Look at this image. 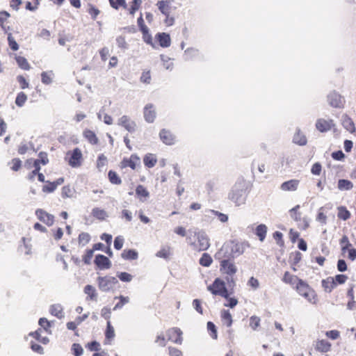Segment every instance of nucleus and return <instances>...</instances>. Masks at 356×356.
Instances as JSON below:
<instances>
[{
  "label": "nucleus",
  "instance_id": "f257e3e1",
  "mask_svg": "<svg viewBox=\"0 0 356 356\" xmlns=\"http://www.w3.org/2000/svg\"><path fill=\"white\" fill-rule=\"evenodd\" d=\"M247 188L248 186L245 180H238L229 193V200L236 206L245 204L247 197Z\"/></svg>",
  "mask_w": 356,
  "mask_h": 356
},
{
  "label": "nucleus",
  "instance_id": "f03ea898",
  "mask_svg": "<svg viewBox=\"0 0 356 356\" xmlns=\"http://www.w3.org/2000/svg\"><path fill=\"white\" fill-rule=\"evenodd\" d=\"M296 288L299 295L304 297L309 303L316 304L317 302L316 292L305 282L300 280Z\"/></svg>",
  "mask_w": 356,
  "mask_h": 356
},
{
  "label": "nucleus",
  "instance_id": "7ed1b4c3",
  "mask_svg": "<svg viewBox=\"0 0 356 356\" xmlns=\"http://www.w3.org/2000/svg\"><path fill=\"white\" fill-rule=\"evenodd\" d=\"M197 237V244L191 241L190 245L193 247L194 249L199 251H203L207 250L210 246L209 238L207 234L203 231H199L195 233Z\"/></svg>",
  "mask_w": 356,
  "mask_h": 356
},
{
  "label": "nucleus",
  "instance_id": "20e7f679",
  "mask_svg": "<svg viewBox=\"0 0 356 356\" xmlns=\"http://www.w3.org/2000/svg\"><path fill=\"white\" fill-rule=\"evenodd\" d=\"M231 253H232V259L243 254L245 250L249 247L247 241H241L238 240H232L229 241Z\"/></svg>",
  "mask_w": 356,
  "mask_h": 356
},
{
  "label": "nucleus",
  "instance_id": "39448f33",
  "mask_svg": "<svg viewBox=\"0 0 356 356\" xmlns=\"http://www.w3.org/2000/svg\"><path fill=\"white\" fill-rule=\"evenodd\" d=\"M207 289L214 295H218L227 298L228 291L225 287V283L219 278L216 279L213 283L209 285Z\"/></svg>",
  "mask_w": 356,
  "mask_h": 356
},
{
  "label": "nucleus",
  "instance_id": "423d86ee",
  "mask_svg": "<svg viewBox=\"0 0 356 356\" xmlns=\"http://www.w3.org/2000/svg\"><path fill=\"white\" fill-rule=\"evenodd\" d=\"M99 289L103 292H108L113 289L118 280L114 277H99L97 278Z\"/></svg>",
  "mask_w": 356,
  "mask_h": 356
},
{
  "label": "nucleus",
  "instance_id": "0eeeda50",
  "mask_svg": "<svg viewBox=\"0 0 356 356\" xmlns=\"http://www.w3.org/2000/svg\"><path fill=\"white\" fill-rule=\"evenodd\" d=\"M68 164L72 168H79L81 165L83 155L81 151L78 147L74 149L72 152L67 154Z\"/></svg>",
  "mask_w": 356,
  "mask_h": 356
},
{
  "label": "nucleus",
  "instance_id": "6e6552de",
  "mask_svg": "<svg viewBox=\"0 0 356 356\" xmlns=\"http://www.w3.org/2000/svg\"><path fill=\"white\" fill-rule=\"evenodd\" d=\"M237 267L233 259H223L220 261V271L229 277H232L237 272Z\"/></svg>",
  "mask_w": 356,
  "mask_h": 356
},
{
  "label": "nucleus",
  "instance_id": "1a4fd4ad",
  "mask_svg": "<svg viewBox=\"0 0 356 356\" xmlns=\"http://www.w3.org/2000/svg\"><path fill=\"white\" fill-rule=\"evenodd\" d=\"M215 259L220 261H223V259H232V253H231L229 241L225 243L216 253Z\"/></svg>",
  "mask_w": 356,
  "mask_h": 356
},
{
  "label": "nucleus",
  "instance_id": "9d476101",
  "mask_svg": "<svg viewBox=\"0 0 356 356\" xmlns=\"http://www.w3.org/2000/svg\"><path fill=\"white\" fill-rule=\"evenodd\" d=\"M169 341H172L176 344L181 345L183 342L182 331L178 327H172L169 329L167 332Z\"/></svg>",
  "mask_w": 356,
  "mask_h": 356
},
{
  "label": "nucleus",
  "instance_id": "9b49d317",
  "mask_svg": "<svg viewBox=\"0 0 356 356\" xmlns=\"http://www.w3.org/2000/svg\"><path fill=\"white\" fill-rule=\"evenodd\" d=\"M143 115L145 120L148 123L154 122L156 118V107L152 104H147L143 109Z\"/></svg>",
  "mask_w": 356,
  "mask_h": 356
},
{
  "label": "nucleus",
  "instance_id": "f8f14e48",
  "mask_svg": "<svg viewBox=\"0 0 356 356\" xmlns=\"http://www.w3.org/2000/svg\"><path fill=\"white\" fill-rule=\"evenodd\" d=\"M118 124L123 127L129 132H134L136 129V124L127 115H122L118 119Z\"/></svg>",
  "mask_w": 356,
  "mask_h": 356
},
{
  "label": "nucleus",
  "instance_id": "ddd939ff",
  "mask_svg": "<svg viewBox=\"0 0 356 356\" xmlns=\"http://www.w3.org/2000/svg\"><path fill=\"white\" fill-rule=\"evenodd\" d=\"M315 126L318 131L323 133L330 131L334 126V123L331 119L319 118L316 120Z\"/></svg>",
  "mask_w": 356,
  "mask_h": 356
},
{
  "label": "nucleus",
  "instance_id": "4468645a",
  "mask_svg": "<svg viewBox=\"0 0 356 356\" xmlns=\"http://www.w3.org/2000/svg\"><path fill=\"white\" fill-rule=\"evenodd\" d=\"M35 214L38 219L47 225L51 226L53 225L54 221V217L53 215L47 213L42 209H37Z\"/></svg>",
  "mask_w": 356,
  "mask_h": 356
},
{
  "label": "nucleus",
  "instance_id": "2eb2a0df",
  "mask_svg": "<svg viewBox=\"0 0 356 356\" xmlns=\"http://www.w3.org/2000/svg\"><path fill=\"white\" fill-rule=\"evenodd\" d=\"M327 102L331 106L334 108H340L343 105L341 96L335 91L327 95Z\"/></svg>",
  "mask_w": 356,
  "mask_h": 356
},
{
  "label": "nucleus",
  "instance_id": "dca6fc26",
  "mask_svg": "<svg viewBox=\"0 0 356 356\" xmlns=\"http://www.w3.org/2000/svg\"><path fill=\"white\" fill-rule=\"evenodd\" d=\"M160 139L167 145H172L175 142V135L169 130L163 129L159 133Z\"/></svg>",
  "mask_w": 356,
  "mask_h": 356
},
{
  "label": "nucleus",
  "instance_id": "f3484780",
  "mask_svg": "<svg viewBox=\"0 0 356 356\" xmlns=\"http://www.w3.org/2000/svg\"><path fill=\"white\" fill-rule=\"evenodd\" d=\"M140 163V159L136 154H132L129 159H124L121 162L122 168L129 167L131 169H136L137 165Z\"/></svg>",
  "mask_w": 356,
  "mask_h": 356
},
{
  "label": "nucleus",
  "instance_id": "a211bd4d",
  "mask_svg": "<svg viewBox=\"0 0 356 356\" xmlns=\"http://www.w3.org/2000/svg\"><path fill=\"white\" fill-rule=\"evenodd\" d=\"M95 263L101 270L108 269L111 265L109 259L103 254H97L95 257Z\"/></svg>",
  "mask_w": 356,
  "mask_h": 356
},
{
  "label": "nucleus",
  "instance_id": "6ab92c4d",
  "mask_svg": "<svg viewBox=\"0 0 356 356\" xmlns=\"http://www.w3.org/2000/svg\"><path fill=\"white\" fill-rule=\"evenodd\" d=\"M299 185V181L297 179H291L285 181L281 184L280 188L284 191H295Z\"/></svg>",
  "mask_w": 356,
  "mask_h": 356
},
{
  "label": "nucleus",
  "instance_id": "aec40b11",
  "mask_svg": "<svg viewBox=\"0 0 356 356\" xmlns=\"http://www.w3.org/2000/svg\"><path fill=\"white\" fill-rule=\"evenodd\" d=\"M341 124L344 129H346L350 133H354L355 131V124L352 119L347 115H342Z\"/></svg>",
  "mask_w": 356,
  "mask_h": 356
},
{
  "label": "nucleus",
  "instance_id": "412c9836",
  "mask_svg": "<svg viewBox=\"0 0 356 356\" xmlns=\"http://www.w3.org/2000/svg\"><path fill=\"white\" fill-rule=\"evenodd\" d=\"M322 286L326 292L330 293L332 290L337 286L334 277H328L327 278L323 280Z\"/></svg>",
  "mask_w": 356,
  "mask_h": 356
},
{
  "label": "nucleus",
  "instance_id": "4be33fe9",
  "mask_svg": "<svg viewBox=\"0 0 356 356\" xmlns=\"http://www.w3.org/2000/svg\"><path fill=\"white\" fill-rule=\"evenodd\" d=\"M49 312L51 315L57 317L58 318H62L64 317L63 308L60 304H55L50 307Z\"/></svg>",
  "mask_w": 356,
  "mask_h": 356
},
{
  "label": "nucleus",
  "instance_id": "5701e85b",
  "mask_svg": "<svg viewBox=\"0 0 356 356\" xmlns=\"http://www.w3.org/2000/svg\"><path fill=\"white\" fill-rule=\"evenodd\" d=\"M156 38L162 47H168L170 45V35L165 33H161L156 35Z\"/></svg>",
  "mask_w": 356,
  "mask_h": 356
},
{
  "label": "nucleus",
  "instance_id": "b1692460",
  "mask_svg": "<svg viewBox=\"0 0 356 356\" xmlns=\"http://www.w3.org/2000/svg\"><path fill=\"white\" fill-rule=\"evenodd\" d=\"M293 141L294 143L303 146L305 145L307 143V138L305 135L300 131V130H298L294 134Z\"/></svg>",
  "mask_w": 356,
  "mask_h": 356
},
{
  "label": "nucleus",
  "instance_id": "393cba45",
  "mask_svg": "<svg viewBox=\"0 0 356 356\" xmlns=\"http://www.w3.org/2000/svg\"><path fill=\"white\" fill-rule=\"evenodd\" d=\"M84 293L88 296L87 298H89L91 300H97V293L96 289L90 284L86 285L84 287Z\"/></svg>",
  "mask_w": 356,
  "mask_h": 356
},
{
  "label": "nucleus",
  "instance_id": "a878e982",
  "mask_svg": "<svg viewBox=\"0 0 356 356\" xmlns=\"http://www.w3.org/2000/svg\"><path fill=\"white\" fill-rule=\"evenodd\" d=\"M331 348V343L326 340H318L316 344V348L317 350L321 353H327L330 351Z\"/></svg>",
  "mask_w": 356,
  "mask_h": 356
},
{
  "label": "nucleus",
  "instance_id": "bb28decb",
  "mask_svg": "<svg viewBox=\"0 0 356 356\" xmlns=\"http://www.w3.org/2000/svg\"><path fill=\"white\" fill-rule=\"evenodd\" d=\"M83 137L92 145L97 144L99 140L94 131L86 129L83 133Z\"/></svg>",
  "mask_w": 356,
  "mask_h": 356
},
{
  "label": "nucleus",
  "instance_id": "cd10ccee",
  "mask_svg": "<svg viewBox=\"0 0 356 356\" xmlns=\"http://www.w3.org/2000/svg\"><path fill=\"white\" fill-rule=\"evenodd\" d=\"M136 193L142 202H144L149 196V193L143 185H138L136 187Z\"/></svg>",
  "mask_w": 356,
  "mask_h": 356
},
{
  "label": "nucleus",
  "instance_id": "c85d7f7f",
  "mask_svg": "<svg viewBox=\"0 0 356 356\" xmlns=\"http://www.w3.org/2000/svg\"><path fill=\"white\" fill-rule=\"evenodd\" d=\"M268 228L266 225L260 224L255 229V234L259 237L260 241L263 242L266 238Z\"/></svg>",
  "mask_w": 356,
  "mask_h": 356
},
{
  "label": "nucleus",
  "instance_id": "c756f323",
  "mask_svg": "<svg viewBox=\"0 0 356 356\" xmlns=\"http://www.w3.org/2000/svg\"><path fill=\"white\" fill-rule=\"evenodd\" d=\"M283 282L289 284L291 285H296L297 286V284L299 283V281L301 280L300 279H298V277L296 275L290 274L289 272H286L284 275Z\"/></svg>",
  "mask_w": 356,
  "mask_h": 356
},
{
  "label": "nucleus",
  "instance_id": "7c9ffc66",
  "mask_svg": "<svg viewBox=\"0 0 356 356\" xmlns=\"http://www.w3.org/2000/svg\"><path fill=\"white\" fill-rule=\"evenodd\" d=\"M92 215L95 218L101 220H105L108 216L105 210L99 209L98 207L92 209Z\"/></svg>",
  "mask_w": 356,
  "mask_h": 356
},
{
  "label": "nucleus",
  "instance_id": "2f4dec72",
  "mask_svg": "<svg viewBox=\"0 0 356 356\" xmlns=\"http://www.w3.org/2000/svg\"><path fill=\"white\" fill-rule=\"evenodd\" d=\"M199 56V50L195 48H188L184 51V59L186 60H191Z\"/></svg>",
  "mask_w": 356,
  "mask_h": 356
},
{
  "label": "nucleus",
  "instance_id": "473e14b6",
  "mask_svg": "<svg viewBox=\"0 0 356 356\" xmlns=\"http://www.w3.org/2000/svg\"><path fill=\"white\" fill-rule=\"evenodd\" d=\"M156 6L163 15L167 17L169 15L170 6L168 2L165 1H159L156 3Z\"/></svg>",
  "mask_w": 356,
  "mask_h": 356
},
{
  "label": "nucleus",
  "instance_id": "72a5a7b5",
  "mask_svg": "<svg viewBox=\"0 0 356 356\" xmlns=\"http://www.w3.org/2000/svg\"><path fill=\"white\" fill-rule=\"evenodd\" d=\"M143 162L147 168H153L156 163V158L152 154H147L145 156Z\"/></svg>",
  "mask_w": 356,
  "mask_h": 356
},
{
  "label": "nucleus",
  "instance_id": "f704fd0d",
  "mask_svg": "<svg viewBox=\"0 0 356 356\" xmlns=\"http://www.w3.org/2000/svg\"><path fill=\"white\" fill-rule=\"evenodd\" d=\"M353 188V183L347 179H339L338 181V188L340 191H349Z\"/></svg>",
  "mask_w": 356,
  "mask_h": 356
},
{
  "label": "nucleus",
  "instance_id": "c9c22d12",
  "mask_svg": "<svg viewBox=\"0 0 356 356\" xmlns=\"http://www.w3.org/2000/svg\"><path fill=\"white\" fill-rule=\"evenodd\" d=\"M138 257V252L134 250H124L122 253V257L127 260H135Z\"/></svg>",
  "mask_w": 356,
  "mask_h": 356
},
{
  "label": "nucleus",
  "instance_id": "e433bc0d",
  "mask_svg": "<svg viewBox=\"0 0 356 356\" xmlns=\"http://www.w3.org/2000/svg\"><path fill=\"white\" fill-rule=\"evenodd\" d=\"M54 75L53 71L43 72L41 74L42 83L45 85L51 84L52 83Z\"/></svg>",
  "mask_w": 356,
  "mask_h": 356
},
{
  "label": "nucleus",
  "instance_id": "4c0bfd02",
  "mask_svg": "<svg viewBox=\"0 0 356 356\" xmlns=\"http://www.w3.org/2000/svg\"><path fill=\"white\" fill-rule=\"evenodd\" d=\"M15 60L21 69L24 70H29L30 69V65L24 57L15 55Z\"/></svg>",
  "mask_w": 356,
  "mask_h": 356
},
{
  "label": "nucleus",
  "instance_id": "58836bf2",
  "mask_svg": "<svg viewBox=\"0 0 356 356\" xmlns=\"http://www.w3.org/2000/svg\"><path fill=\"white\" fill-rule=\"evenodd\" d=\"M221 318L223 323L227 327H230L232 324V317L228 310H222L221 312Z\"/></svg>",
  "mask_w": 356,
  "mask_h": 356
},
{
  "label": "nucleus",
  "instance_id": "ea45409f",
  "mask_svg": "<svg viewBox=\"0 0 356 356\" xmlns=\"http://www.w3.org/2000/svg\"><path fill=\"white\" fill-rule=\"evenodd\" d=\"M213 259L207 253H203L200 259V264L202 266L209 267L212 264Z\"/></svg>",
  "mask_w": 356,
  "mask_h": 356
},
{
  "label": "nucleus",
  "instance_id": "a19ab883",
  "mask_svg": "<svg viewBox=\"0 0 356 356\" xmlns=\"http://www.w3.org/2000/svg\"><path fill=\"white\" fill-rule=\"evenodd\" d=\"M340 245L341 248V251L343 252H346L347 250L350 249L352 244L350 243L349 239L347 236L344 235L341 239L340 240Z\"/></svg>",
  "mask_w": 356,
  "mask_h": 356
},
{
  "label": "nucleus",
  "instance_id": "79ce46f5",
  "mask_svg": "<svg viewBox=\"0 0 356 356\" xmlns=\"http://www.w3.org/2000/svg\"><path fill=\"white\" fill-rule=\"evenodd\" d=\"M27 100V95L23 92H20L17 94V97L15 99V104L19 107H22L25 102Z\"/></svg>",
  "mask_w": 356,
  "mask_h": 356
},
{
  "label": "nucleus",
  "instance_id": "37998d69",
  "mask_svg": "<svg viewBox=\"0 0 356 356\" xmlns=\"http://www.w3.org/2000/svg\"><path fill=\"white\" fill-rule=\"evenodd\" d=\"M300 205H296L293 208L289 210L290 216L296 221L301 220V213L298 212Z\"/></svg>",
  "mask_w": 356,
  "mask_h": 356
},
{
  "label": "nucleus",
  "instance_id": "c03bdc74",
  "mask_svg": "<svg viewBox=\"0 0 356 356\" xmlns=\"http://www.w3.org/2000/svg\"><path fill=\"white\" fill-rule=\"evenodd\" d=\"M105 336L106 339H113L115 337V330L109 321H107Z\"/></svg>",
  "mask_w": 356,
  "mask_h": 356
},
{
  "label": "nucleus",
  "instance_id": "a18cd8bd",
  "mask_svg": "<svg viewBox=\"0 0 356 356\" xmlns=\"http://www.w3.org/2000/svg\"><path fill=\"white\" fill-rule=\"evenodd\" d=\"M339 212H338V217L340 219H342L343 220H348L350 216V212L343 207H340L338 208Z\"/></svg>",
  "mask_w": 356,
  "mask_h": 356
},
{
  "label": "nucleus",
  "instance_id": "49530a36",
  "mask_svg": "<svg viewBox=\"0 0 356 356\" xmlns=\"http://www.w3.org/2000/svg\"><path fill=\"white\" fill-rule=\"evenodd\" d=\"M107 164V158L104 154H102L98 156L97 161V168L102 170Z\"/></svg>",
  "mask_w": 356,
  "mask_h": 356
},
{
  "label": "nucleus",
  "instance_id": "de8ad7c7",
  "mask_svg": "<svg viewBox=\"0 0 356 356\" xmlns=\"http://www.w3.org/2000/svg\"><path fill=\"white\" fill-rule=\"evenodd\" d=\"M108 175L109 181L112 184H121L122 181L115 172L110 170L108 172Z\"/></svg>",
  "mask_w": 356,
  "mask_h": 356
},
{
  "label": "nucleus",
  "instance_id": "09e8293b",
  "mask_svg": "<svg viewBox=\"0 0 356 356\" xmlns=\"http://www.w3.org/2000/svg\"><path fill=\"white\" fill-rule=\"evenodd\" d=\"M74 192V190L70 186H65L62 188L61 195L63 198L72 197Z\"/></svg>",
  "mask_w": 356,
  "mask_h": 356
},
{
  "label": "nucleus",
  "instance_id": "8fccbe9b",
  "mask_svg": "<svg viewBox=\"0 0 356 356\" xmlns=\"http://www.w3.org/2000/svg\"><path fill=\"white\" fill-rule=\"evenodd\" d=\"M118 298L120 299V302L115 305V307H113V310L121 309L125 304L129 302V297L120 296L118 297Z\"/></svg>",
  "mask_w": 356,
  "mask_h": 356
},
{
  "label": "nucleus",
  "instance_id": "3c124183",
  "mask_svg": "<svg viewBox=\"0 0 356 356\" xmlns=\"http://www.w3.org/2000/svg\"><path fill=\"white\" fill-rule=\"evenodd\" d=\"M90 240L89 234L86 232H82L79 236V243L83 245L87 244Z\"/></svg>",
  "mask_w": 356,
  "mask_h": 356
},
{
  "label": "nucleus",
  "instance_id": "603ef678",
  "mask_svg": "<svg viewBox=\"0 0 356 356\" xmlns=\"http://www.w3.org/2000/svg\"><path fill=\"white\" fill-rule=\"evenodd\" d=\"M260 318L256 316H252L250 318V326L252 330H256L260 325Z\"/></svg>",
  "mask_w": 356,
  "mask_h": 356
},
{
  "label": "nucleus",
  "instance_id": "864d4df0",
  "mask_svg": "<svg viewBox=\"0 0 356 356\" xmlns=\"http://www.w3.org/2000/svg\"><path fill=\"white\" fill-rule=\"evenodd\" d=\"M209 213L218 216L219 220L222 222H225L228 220V216L226 214H224L219 211H214V210H210V211H209Z\"/></svg>",
  "mask_w": 356,
  "mask_h": 356
},
{
  "label": "nucleus",
  "instance_id": "5fc2aeb1",
  "mask_svg": "<svg viewBox=\"0 0 356 356\" xmlns=\"http://www.w3.org/2000/svg\"><path fill=\"white\" fill-rule=\"evenodd\" d=\"M170 252L169 248H163L156 252V256L163 259H168L170 256Z\"/></svg>",
  "mask_w": 356,
  "mask_h": 356
},
{
  "label": "nucleus",
  "instance_id": "6e6d98bb",
  "mask_svg": "<svg viewBox=\"0 0 356 356\" xmlns=\"http://www.w3.org/2000/svg\"><path fill=\"white\" fill-rule=\"evenodd\" d=\"M161 59L163 61V66L166 70H171L173 67L172 63L170 62V58L165 55H161Z\"/></svg>",
  "mask_w": 356,
  "mask_h": 356
},
{
  "label": "nucleus",
  "instance_id": "4d7b16f0",
  "mask_svg": "<svg viewBox=\"0 0 356 356\" xmlns=\"http://www.w3.org/2000/svg\"><path fill=\"white\" fill-rule=\"evenodd\" d=\"M10 17V14L6 11H1L0 12V26H1L2 29L5 31H6V29L5 26L3 25L4 22L8 19Z\"/></svg>",
  "mask_w": 356,
  "mask_h": 356
},
{
  "label": "nucleus",
  "instance_id": "13d9d810",
  "mask_svg": "<svg viewBox=\"0 0 356 356\" xmlns=\"http://www.w3.org/2000/svg\"><path fill=\"white\" fill-rule=\"evenodd\" d=\"M118 277L122 282H129L132 280L133 276L126 272H122L118 273Z\"/></svg>",
  "mask_w": 356,
  "mask_h": 356
},
{
  "label": "nucleus",
  "instance_id": "bf43d9fd",
  "mask_svg": "<svg viewBox=\"0 0 356 356\" xmlns=\"http://www.w3.org/2000/svg\"><path fill=\"white\" fill-rule=\"evenodd\" d=\"M8 44H9L10 47L11 48V49H13V51L18 50L19 45L17 43V42L15 40L13 37L12 36L11 33L8 34Z\"/></svg>",
  "mask_w": 356,
  "mask_h": 356
},
{
  "label": "nucleus",
  "instance_id": "052dcab7",
  "mask_svg": "<svg viewBox=\"0 0 356 356\" xmlns=\"http://www.w3.org/2000/svg\"><path fill=\"white\" fill-rule=\"evenodd\" d=\"M323 207H321L318 210V213L316 216V220L320 222L321 223L325 225L326 224L327 216L323 212Z\"/></svg>",
  "mask_w": 356,
  "mask_h": 356
},
{
  "label": "nucleus",
  "instance_id": "680f3d73",
  "mask_svg": "<svg viewBox=\"0 0 356 356\" xmlns=\"http://www.w3.org/2000/svg\"><path fill=\"white\" fill-rule=\"evenodd\" d=\"M168 355L169 356H184L181 350L172 346L168 347Z\"/></svg>",
  "mask_w": 356,
  "mask_h": 356
},
{
  "label": "nucleus",
  "instance_id": "e2e57ef3",
  "mask_svg": "<svg viewBox=\"0 0 356 356\" xmlns=\"http://www.w3.org/2000/svg\"><path fill=\"white\" fill-rule=\"evenodd\" d=\"M142 3L141 0H133L131 2V6L129 10V13L131 15H134L135 12L138 10L140 4Z\"/></svg>",
  "mask_w": 356,
  "mask_h": 356
},
{
  "label": "nucleus",
  "instance_id": "0e129e2a",
  "mask_svg": "<svg viewBox=\"0 0 356 356\" xmlns=\"http://www.w3.org/2000/svg\"><path fill=\"white\" fill-rule=\"evenodd\" d=\"M207 329L209 332H211V336L213 339H217V331L215 325L212 322L207 323Z\"/></svg>",
  "mask_w": 356,
  "mask_h": 356
},
{
  "label": "nucleus",
  "instance_id": "69168bd1",
  "mask_svg": "<svg viewBox=\"0 0 356 356\" xmlns=\"http://www.w3.org/2000/svg\"><path fill=\"white\" fill-rule=\"evenodd\" d=\"M248 285L252 289L256 290L259 287V282L257 279L254 277H251L248 282Z\"/></svg>",
  "mask_w": 356,
  "mask_h": 356
},
{
  "label": "nucleus",
  "instance_id": "338daca9",
  "mask_svg": "<svg viewBox=\"0 0 356 356\" xmlns=\"http://www.w3.org/2000/svg\"><path fill=\"white\" fill-rule=\"evenodd\" d=\"M72 349L75 356H81L83 354V348L79 343H74Z\"/></svg>",
  "mask_w": 356,
  "mask_h": 356
},
{
  "label": "nucleus",
  "instance_id": "774afa93",
  "mask_svg": "<svg viewBox=\"0 0 356 356\" xmlns=\"http://www.w3.org/2000/svg\"><path fill=\"white\" fill-rule=\"evenodd\" d=\"M38 323L47 332L48 331V329L51 327L50 322L46 318H40Z\"/></svg>",
  "mask_w": 356,
  "mask_h": 356
}]
</instances>
